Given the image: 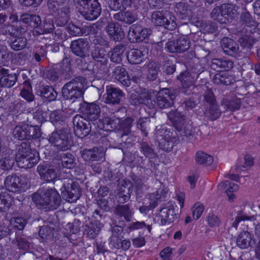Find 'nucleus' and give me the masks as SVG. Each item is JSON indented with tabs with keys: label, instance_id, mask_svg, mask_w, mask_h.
Here are the masks:
<instances>
[{
	"label": "nucleus",
	"instance_id": "obj_1",
	"mask_svg": "<svg viewBox=\"0 0 260 260\" xmlns=\"http://www.w3.org/2000/svg\"><path fill=\"white\" fill-rule=\"evenodd\" d=\"M38 194L35 193L32 199L39 198L36 202V204L40 209L45 210H53L57 209L60 205L61 198L55 189L52 188L43 187L38 190Z\"/></svg>",
	"mask_w": 260,
	"mask_h": 260
},
{
	"label": "nucleus",
	"instance_id": "obj_2",
	"mask_svg": "<svg viewBox=\"0 0 260 260\" xmlns=\"http://www.w3.org/2000/svg\"><path fill=\"white\" fill-rule=\"evenodd\" d=\"M85 79L82 77H78L72 79L66 83L62 88V95L66 100H72L79 103L81 108L83 104V95L85 90Z\"/></svg>",
	"mask_w": 260,
	"mask_h": 260
},
{
	"label": "nucleus",
	"instance_id": "obj_3",
	"mask_svg": "<svg viewBox=\"0 0 260 260\" xmlns=\"http://www.w3.org/2000/svg\"><path fill=\"white\" fill-rule=\"evenodd\" d=\"M155 136L159 148L167 152L171 151L179 142L176 132L173 129L169 130L162 125L156 127Z\"/></svg>",
	"mask_w": 260,
	"mask_h": 260
},
{
	"label": "nucleus",
	"instance_id": "obj_4",
	"mask_svg": "<svg viewBox=\"0 0 260 260\" xmlns=\"http://www.w3.org/2000/svg\"><path fill=\"white\" fill-rule=\"evenodd\" d=\"M167 116L169 120L172 122V125L177 131L180 135L184 136L187 138L193 137L194 128L186 118V116L183 112H179L178 110L170 111Z\"/></svg>",
	"mask_w": 260,
	"mask_h": 260
},
{
	"label": "nucleus",
	"instance_id": "obj_5",
	"mask_svg": "<svg viewBox=\"0 0 260 260\" xmlns=\"http://www.w3.org/2000/svg\"><path fill=\"white\" fill-rule=\"evenodd\" d=\"M79 13L87 20L96 19L101 14L102 8L98 0H73Z\"/></svg>",
	"mask_w": 260,
	"mask_h": 260
},
{
	"label": "nucleus",
	"instance_id": "obj_6",
	"mask_svg": "<svg viewBox=\"0 0 260 260\" xmlns=\"http://www.w3.org/2000/svg\"><path fill=\"white\" fill-rule=\"evenodd\" d=\"M49 12L54 15L60 25L66 24L70 19V9L64 0H48Z\"/></svg>",
	"mask_w": 260,
	"mask_h": 260
},
{
	"label": "nucleus",
	"instance_id": "obj_7",
	"mask_svg": "<svg viewBox=\"0 0 260 260\" xmlns=\"http://www.w3.org/2000/svg\"><path fill=\"white\" fill-rule=\"evenodd\" d=\"M49 143L60 151H66L71 147V137L67 128L54 131L49 138Z\"/></svg>",
	"mask_w": 260,
	"mask_h": 260
},
{
	"label": "nucleus",
	"instance_id": "obj_8",
	"mask_svg": "<svg viewBox=\"0 0 260 260\" xmlns=\"http://www.w3.org/2000/svg\"><path fill=\"white\" fill-rule=\"evenodd\" d=\"M151 20L155 24L170 30L175 29L177 26L175 17L167 11L153 12L151 15Z\"/></svg>",
	"mask_w": 260,
	"mask_h": 260
},
{
	"label": "nucleus",
	"instance_id": "obj_9",
	"mask_svg": "<svg viewBox=\"0 0 260 260\" xmlns=\"http://www.w3.org/2000/svg\"><path fill=\"white\" fill-rule=\"evenodd\" d=\"M75 135L80 138L88 135L91 132V125L88 120L80 114L75 115L72 120Z\"/></svg>",
	"mask_w": 260,
	"mask_h": 260
},
{
	"label": "nucleus",
	"instance_id": "obj_10",
	"mask_svg": "<svg viewBox=\"0 0 260 260\" xmlns=\"http://www.w3.org/2000/svg\"><path fill=\"white\" fill-rule=\"evenodd\" d=\"M53 165L56 169L61 168L72 169L76 165L75 158L70 153L57 154L53 160Z\"/></svg>",
	"mask_w": 260,
	"mask_h": 260
},
{
	"label": "nucleus",
	"instance_id": "obj_11",
	"mask_svg": "<svg viewBox=\"0 0 260 260\" xmlns=\"http://www.w3.org/2000/svg\"><path fill=\"white\" fill-rule=\"evenodd\" d=\"M117 193L116 199L119 204H123L127 202L133 191L132 185L128 180L122 179L119 181L117 187Z\"/></svg>",
	"mask_w": 260,
	"mask_h": 260
},
{
	"label": "nucleus",
	"instance_id": "obj_12",
	"mask_svg": "<svg viewBox=\"0 0 260 260\" xmlns=\"http://www.w3.org/2000/svg\"><path fill=\"white\" fill-rule=\"evenodd\" d=\"M178 210L177 206L168 203L162 208L159 213L161 223L162 225L174 222L178 218Z\"/></svg>",
	"mask_w": 260,
	"mask_h": 260
},
{
	"label": "nucleus",
	"instance_id": "obj_13",
	"mask_svg": "<svg viewBox=\"0 0 260 260\" xmlns=\"http://www.w3.org/2000/svg\"><path fill=\"white\" fill-rule=\"evenodd\" d=\"M189 46L190 41L185 37H181L167 42L166 49L171 53H182L188 50Z\"/></svg>",
	"mask_w": 260,
	"mask_h": 260
},
{
	"label": "nucleus",
	"instance_id": "obj_14",
	"mask_svg": "<svg viewBox=\"0 0 260 260\" xmlns=\"http://www.w3.org/2000/svg\"><path fill=\"white\" fill-rule=\"evenodd\" d=\"M89 43L86 39L80 38L71 42L70 49L72 52L80 58H85L88 54Z\"/></svg>",
	"mask_w": 260,
	"mask_h": 260
},
{
	"label": "nucleus",
	"instance_id": "obj_15",
	"mask_svg": "<svg viewBox=\"0 0 260 260\" xmlns=\"http://www.w3.org/2000/svg\"><path fill=\"white\" fill-rule=\"evenodd\" d=\"M105 96V103L112 105H118L124 97L125 93L119 88L107 86Z\"/></svg>",
	"mask_w": 260,
	"mask_h": 260
},
{
	"label": "nucleus",
	"instance_id": "obj_16",
	"mask_svg": "<svg viewBox=\"0 0 260 260\" xmlns=\"http://www.w3.org/2000/svg\"><path fill=\"white\" fill-rule=\"evenodd\" d=\"M152 31L149 28H142L141 26L132 25L129 30L128 36L136 42H142L151 35ZM134 41V40H133Z\"/></svg>",
	"mask_w": 260,
	"mask_h": 260
},
{
	"label": "nucleus",
	"instance_id": "obj_17",
	"mask_svg": "<svg viewBox=\"0 0 260 260\" xmlns=\"http://www.w3.org/2000/svg\"><path fill=\"white\" fill-rule=\"evenodd\" d=\"M67 190L62 192V198L69 202H74L80 198L81 189L78 183L71 182Z\"/></svg>",
	"mask_w": 260,
	"mask_h": 260
},
{
	"label": "nucleus",
	"instance_id": "obj_18",
	"mask_svg": "<svg viewBox=\"0 0 260 260\" xmlns=\"http://www.w3.org/2000/svg\"><path fill=\"white\" fill-rule=\"evenodd\" d=\"M119 126L118 131L121 141H126L125 137L133 136V131L132 127L134 122V119L132 117H127L123 120L117 119Z\"/></svg>",
	"mask_w": 260,
	"mask_h": 260
},
{
	"label": "nucleus",
	"instance_id": "obj_19",
	"mask_svg": "<svg viewBox=\"0 0 260 260\" xmlns=\"http://www.w3.org/2000/svg\"><path fill=\"white\" fill-rule=\"evenodd\" d=\"M106 31L110 39L116 42L120 41L124 37L123 29L116 23H109L106 27Z\"/></svg>",
	"mask_w": 260,
	"mask_h": 260
},
{
	"label": "nucleus",
	"instance_id": "obj_20",
	"mask_svg": "<svg viewBox=\"0 0 260 260\" xmlns=\"http://www.w3.org/2000/svg\"><path fill=\"white\" fill-rule=\"evenodd\" d=\"M6 188L9 191L18 192L22 190L21 179L16 174L8 176L4 182Z\"/></svg>",
	"mask_w": 260,
	"mask_h": 260
},
{
	"label": "nucleus",
	"instance_id": "obj_21",
	"mask_svg": "<svg viewBox=\"0 0 260 260\" xmlns=\"http://www.w3.org/2000/svg\"><path fill=\"white\" fill-rule=\"evenodd\" d=\"M85 105L82 108V112L86 115L89 121H95L97 120L101 113V109L100 107L94 103H87L83 102Z\"/></svg>",
	"mask_w": 260,
	"mask_h": 260
},
{
	"label": "nucleus",
	"instance_id": "obj_22",
	"mask_svg": "<svg viewBox=\"0 0 260 260\" xmlns=\"http://www.w3.org/2000/svg\"><path fill=\"white\" fill-rule=\"evenodd\" d=\"M220 44L224 52L227 55L233 56L239 52L238 44L230 38H223L220 41Z\"/></svg>",
	"mask_w": 260,
	"mask_h": 260
},
{
	"label": "nucleus",
	"instance_id": "obj_23",
	"mask_svg": "<svg viewBox=\"0 0 260 260\" xmlns=\"http://www.w3.org/2000/svg\"><path fill=\"white\" fill-rule=\"evenodd\" d=\"M112 77L119 81L124 86L129 87L131 85V79L125 69L118 66L114 68L112 72Z\"/></svg>",
	"mask_w": 260,
	"mask_h": 260
},
{
	"label": "nucleus",
	"instance_id": "obj_24",
	"mask_svg": "<svg viewBox=\"0 0 260 260\" xmlns=\"http://www.w3.org/2000/svg\"><path fill=\"white\" fill-rule=\"evenodd\" d=\"M104 156L102 148L94 147L92 149H84L81 152V157L85 161H98Z\"/></svg>",
	"mask_w": 260,
	"mask_h": 260
},
{
	"label": "nucleus",
	"instance_id": "obj_25",
	"mask_svg": "<svg viewBox=\"0 0 260 260\" xmlns=\"http://www.w3.org/2000/svg\"><path fill=\"white\" fill-rule=\"evenodd\" d=\"M177 78L181 83L182 92L189 94L191 92L190 88L193 87L194 77L189 72H184L178 76Z\"/></svg>",
	"mask_w": 260,
	"mask_h": 260
},
{
	"label": "nucleus",
	"instance_id": "obj_26",
	"mask_svg": "<svg viewBox=\"0 0 260 260\" xmlns=\"http://www.w3.org/2000/svg\"><path fill=\"white\" fill-rule=\"evenodd\" d=\"M210 67L219 73L223 72L231 69L233 67V62L230 60L214 58L211 60Z\"/></svg>",
	"mask_w": 260,
	"mask_h": 260
},
{
	"label": "nucleus",
	"instance_id": "obj_27",
	"mask_svg": "<svg viewBox=\"0 0 260 260\" xmlns=\"http://www.w3.org/2000/svg\"><path fill=\"white\" fill-rule=\"evenodd\" d=\"M37 94L47 102L54 101L56 99L58 93L51 86H43L37 91Z\"/></svg>",
	"mask_w": 260,
	"mask_h": 260
},
{
	"label": "nucleus",
	"instance_id": "obj_28",
	"mask_svg": "<svg viewBox=\"0 0 260 260\" xmlns=\"http://www.w3.org/2000/svg\"><path fill=\"white\" fill-rule=\"evenodd\" d=\"M56 169L49 168L47 166L39 165L37 168V171L39 173L42 179L47 182L54 181L56 178Z\"/></svg>",
	"mask_w": 260,
	"mask_h": 260
},
{
	"label": "nucleus",
	"instance_id": "obj_29",
	"mask_svg": "<svg viewBox=\"0 0 260 260\" xmlns=\"http://www.w3.org/2000/svg\"><path fill=\"white\" fill-rule=\"evenodd\" d=\"M17 166L21 168L28 169L32 168L37 164L39 160V155L15 157Z\"/></svg>",
	"mask_w": 260,
	"mask_h": 260
},
{
	"label": "nucleus",
	"instance_id": "obj_30",
	"mask_svg": "<svg viewBox=\"0 0 260 260\" xmlns=\"http://www.w3.org/2000/svg\"><path fill=\"white\" fill-rule=\"evenodd\" d=\"M22 233L20 231L16 232L15 239L12 241V243H16L18 248L25 253L32 247V244Z\"/></svg>",
	"mask_w": 260,
	"mask_h": 260
},
{
	"label": "nucleus",
	"instance_id": "obj_31",
	"mask_svg": "<svg viewBox=\"0 0 260 260\" xmlns=\"http://www.w3.org/2000/svg\"><path fill=\"white\" fill-rule=\"evenodd\" d=\"M113 18L117 21L126 24H132L138 19L137 15L131 11H120L113 15Z\"/></svg>",
	"mask_w": 260,
	"mask_h": 260
},
{
	"label": "nucleus",
	"instance_id": "obj_32",
	"mask_svg": "<svg viewBox=\"0 0 260 260\" xmlns=\"http://www.w3.org/2000/svg\"><path fill=\"white\" fill-rule=\"evenodd\" d=\"M238 247L242 249L252 247L255 244V240L252 239L250 233L247 231L240 233L237 237L236 240Z\"/></svg>",
	"mask_w": 260,
	"mask_h": 260
},
{
	"label": "nucleus",
	"instance_id": "obj_33",
	"mask_svg": "<svg viewBox=\"0 0 260 260\" xmlns=\"http://www.w3.org/2000/svg\"><path fill=\"white\" fill-rule=\"evenodd\" d=\"M213 81L216 84L229 85L234 83L236 79L234 75L223 72L216 74L213 78Z\"/></svg>",
	"mask_w": 260,
	"mask_h": 260
},
{
	"label": "nucleus",
	"instance_id": "obj_34",
	"mask_svg": "<svg viewBox=\"0 0 260 260\" xmlns=\"http://www.w3.org/2000/svg\"><path fill=\"white\" fill-rule=\"evenodd\" d=\"M9 43L12 50L18 51L26 47L27 41V39L24 37L12 35L9 38Z\"/></svg>",
	"mask_w": 260,
	"mask_h": 260
},
{
	"label": "nucleus",
	"instance_id": "obj_35",
	"mask_svg": "<svg viewBox=\"0 0 260 260\" xmlns=\"http://www.w3.org/2000/svg\"><path fill=\"white\" fill-rule=\"evenodd\" d=\"M15 156V154L12 150L9 151L5 156H3L0 159L1 169L4 171L11 170L16 161Z\"/></svg>",
	"mask_w": 260,
	"mask_h": 260
},
{
	"label": "nucleus",
	"instance_id": "obj_36",
	"mask_svg": "<svg viewBox=\"0 0 260 260\" xmlns=\"http://www.w3.org/2000/svg\"><path fill=\"white\" fill-rule=\"evenodd\" d=\"M103 226V224L101 222L91 221L85 226L84 234L89 239H93L99 234Z\"/></svg>",
	"mask_w": 260,
	"mask_h": 260
},
{
	"label": "nucleus",
	"instance_id": "obj_37",
	"mask_svg": "<svg viewBox=\"0 0 260 260\" xmlns=\"http://www.w3.org/2000/svg\"><path fill=\"white\" fill-rule=\"evenodd\" d=\"M156 102L158 108L161 109L171 107L174 104L171 98L167 95L162 89L157 94Z\"/></svg>",
	"mask_w": 260,
	"mask_h": 260
},
{
	"label": "nucleus",
	"instance_id": "obj_38",
	"mask_svg": "<svg viewBox=\"0 0 260 260\" xmlns=\"http://www.w3.org/2000/svg\"><path fill=\"white\" fill-rule=\"evenodd\" d=\"M112 119L108 117H105L99 120L98 122V127L105 131H112L115 129L118 125L117 119Z\"/></svg>",
	"mask_w": 260,
	"mask_h": 260
},
{
	"label": "nucleus",
	"instance_id": "obj_39",
	"mask_svg": "<svg viewBox=\"0 0 260 260\" xmlns=\"http://www.w3.org/2000/svg\"><path fill=\"white\" fill-rule=\"evenodd\" d=\"M125 223L123 220H119L118 222L116 220H113L111 224L112 235L110 237L111 242L114 243L115 241H119V237L123 231Z\"/></svg>",
	"mask_w": 260,
	"mask_h": 260
},
{
	"label": "nucleus",
	"instance_id": "obj_40",
	"mask_svg": "<svg viewBox=\"0 0 260 260\" xmlns=\"http://www.w3.org/2000/svg\"><path fill=\"white\" fill-rule=\"evenodd\" d=\"M127 58L128 62L132 64H140L144 60L145 55L141 50L132 49L128 51Z\"/></svg>",
	"mask_w": 260,
	"mask_h": 260
},
{
	"label": "nucleus",
	"instance_id": "obj_41",
	"mask_svg": "<svg viewBox=\"0 0 260 260\" xmlns=\"http://www.w3.org/2000/svg\"><path fill=\"white\" fill-rule=\"evenodd\" d=\"M92 58L102 65H106L108 62V53L103 48L96 47L91 53Z\"/></svg>",
	"mask_w": 260,
	"mask_h": 260
},
{
	"label": "nucleus",
	"instance_id": "obj_42",
	"mask_svg": "<svg viewBox=\"0 0 260 260\" xmlns=\"http://www.w3.org/2000/svg\"><path fill=\"white\" fill-rule=\"evenodd\" d=\"M241 20L243 24V31L245 32L252 33L253 30L255 28L254 21L248 12H244L241 14Z\"/></svg>",
	"mask_w": 260,
	"mask_h": 260
},
{
	"label": "nucleus",
	"instance_id": "obj_43",
	"mask_svg": "<svg viewBox=\"0 0 260 260\" xmlns=\"http://www.w3.org/2000/svg\"><path fill=\"white\" fill-rule=\"evenodd\" d=\"M114 214L119 217H123L126 221H130L133 216V213L131 210L128 205H120L116 206Z\"/></svg>",
	"mask_w": 260,
	"mask_h": 260
},
{
	"label": "nucleus",
	"instance_id": "obj_44",
	"mask_svg": "<svg viewBox=\"0 0 260 260\" xmlns=\"http://www.w3.org/2000/svg\"><path fill=\"white\" fill-rule=\"evenodd\" d=\"M146 78L151 81H154L157 77L159 71V66L154 61H149L146 65Z\"/></svg>",
	"mask_w": 260,
	"mask_h": 260
},
{
	"label": "nucleus",
	"instance_id": "obj_45",
	"mask_svg": "<svg viewBox=\"0 0 260 260\" xmlns=\"http://www.w3.org/2000/svg\"><path fill=\"white\" fill-rule=\"evenodd\" d=\"M221 111L219 109V106L216 104L209 105V106L206 109L204 114L206 118L214 121L219 118L221 114Z\"/></svg>",
	"mask_w": 260,
	"mask_h": 260
},
{
	"label": "nucleus",
	"instance_id": "obj_46",
	"mask_svg": "<svg viewBox=\"0 0 260 260\" xmlns=\"http://www.w3.org/2000/svg\"><path fill=\"white\" fill-rule=\"evenodd\" d=\"M124 51L123 45L121 44L117 45L108 52V58L110 57L111 61L113 62L119 63L122 61Z\"/></svg>",
	"mask_w": 260,
	"mask_h": 260
},
{
	"label": "nucleus",
	"instance_id": "obj_47",
	"mask_svg": "<svg viewBox=\"0 0 260 260\" xmlns=\"http://www.w3.org/2000/svg\"><path fill=\"white\" fill-rule=\"evenodd\" d=\"M221 7L223 18L226 19V24L230 20H232L235 17L236 11L233 5L228 3L221 5Z\"/></svg>",
	"mask_w": 260,
	"mask_h": 260
},
{
	"label": "nucleus",
	"instance_id": "obj_48",
	"mask_svg": "<svg viewBox=\"0 0 260 260\" xmlns=\"http://www.w3.org/2000/svg\"><path fill=\"white\" fill-rule=\"evenodd\" d=\"M39 155L38 153L35 150L30 149V144L28 143L22 142L19 146L18 153L15 154V157H22L28 155Z\"/></svg>",
	"mask_w": 260,
	"mask_h": 260
},
{
	"label": "nucleus",
	"instance_id": "obj_49",
	"mask_svg": "<svg viewBox=\"0 0 260 260\" xmlns=\"http://www.w3.org/2000/svg\"><path fill=\"white\" fill-rule=\"evenodd\" d=\"M49 119L54 126H57L58 124H65V117L60 110L52 111L49 115Z\"/></svg>",
	"mask_w": 260,
	"mask_h": 260
},
{
	"label": "nucleus",
	"instance_id": "obj_50",
	"mask_svg": "<svg viewBox=\"0 0 260 260\" xmlns=\"http://www.w3.org/2000/svg\"><path fill=\"white\" fill-rule=\"evenodd\" d=\"M221 106L225 109V111L233 112L235 110L239 109L241 106V102L238 99H235L232 100L223 99L221 102Z\"/></svg>",
	"mask_w": 260,
	"mask_h": 260
},
{
	"label": "nucleus",
	"instance_id": "obj_51",
	"mask_svg": "<svg viewBox=\"0 0 260 260\" xmlns=\"http://www.w3.org/2000/svg\"><path fill=\"white\" fill-rule=\"evenodd\" d=\"M243 34L238 39V43L243 48H250L252 47L255 40L253 37L250 35L249 32H245L242 31Z\"/></svg>",
	"mask_w": 260,
	"mask_h": 260
},
{
	"label": "nucleus",
	"instance_id": "obj_52",
	"mask_svg": "<svg viewBox=\"0 0 260 260\" xmlns=\"http://www.w3.org/2000/svg\"><path fill=\"white\" fill-rule=\"evenodd\" d=\"M131 4L132 0H113L111 2L109 7L114 11L125 10Z\"/></svg>",
	"mask_w": 260,
	"mask_h": 260
},
{
	"label": "nucleus",
	"instance_id": "obj_53",
	"mask_svg": "<svg viewBox=\"0 0 260 260\" xmlns=\"http://www.w3.org/2000/svg\"><path fill=\"white\" fill-rule=\"evenodd\" d=\"M196 161L201 165L209 166L213 161V157L203 151H198L196 155Z\"/></svg>",
	"mask_w": 260,
	"mask_h": 260
},
{
	"label": "nucleus",
	"instance_id": "obj_54",
	"mask_svg": "<svg viewBox=\"0 0 260 260\" xmlns=\"http://www.w3.org/2000/svg\"><path fill=\"white\" fill-rule=\"evenodd\" d=\"M17 80V77L15 74L7 75L1 78L0 85L3 87L11 88L14 85Z\"/></svg>",
	"mask_w": 260,
	"mask_h": 260
},
{
	"label": "nucleus",
	"instance_id": "obj_55",
	"mask_svg": "<svg viewBox=\"0 0 260 260\" xmlns=\"http://www.w3.org/2000/svg\"><path fill=\"white\" fill-rule=\"evenodd\" d=\"M27 140L37 139L41 137L40 127L37 125L25 124Z\"/></svg>",
	"mask_w": 260,
	"mask_h": 260
},
{
	"label": "nucleus",
	"instance_id": "obj_56",
	"mask_svg": "<svg viewBox=\"0 0 260 260\" xmlns=\"http://www.w3.org/2000/svg\"><path fill=\"white\" fill-rule=\"evenodd\" d=\"M140 149L145 157L153 158L156 156L153 149L146 142L142 141L140 143Z\"/></svg>",
	"mask_w": 260,
	"mask_h": 260
},
{
	"label": "nucleus",
	"instance_id": "obj_57",
	"mask_svg": "<svg viewBox=\"0 0 260 260\" xmlns=\"http://www.w3.org/2000/svg\"><path fill=\"white\" fill-rule=\"evenodd\" d=\"M54 29L53 21L49 19L45 20L41 27H39L37 30V34L39 35L50 33Z\"/></svg>",
	"mask_w": 260,
	"mask_h": 260
},
{
	"label": "nucleus",
	"instance_id": "obj_58",
	"mask_svg": "<svg viewBox=\"0 0 260 260\" xmlns=\"http://www.w3.org/2000/svg\"><path fill=\"white\" fill-rule=\"evenodd\" d=\"M210 17L212 19L218 21L221 24H225L226 19L223 18L221 6H216L213 9Z\"/></svg>",
	"mask_w": 260,
	"mask_h": 260
},
{
	"label": "nucleus",
	"instance_id": "obj_59",
	"mask_svg": "<svg viewBox=\"0 0 260 260\" xmlns=\"http://www.w3.org/2000/svg\"><path fill=\"white\" fill-rule=\"evenodd\" d=\"M11 205L10 197L6 192L0 193V211H5Z\"/></svg>",
	"mask_w": 260,
	"mask_h": 260
},
{
	"label": "nucleus",
	"instance_id": "obj_60",
	"mask_svg": "<svg viewBox=\"0 0 260 260\" xmlns=\"http://www.w3.org/2000/svg\"><path fill=\"white\" fill-rule=\"evenodd\" d=\"M25 124L16 126L13 129V134L15 138L19 140H27Z\"/></svg>",
	"mask_w": 260,
	"mask_h": 260
},
{
	"label": "nucleus",
	"instance_id": "obj_61",
	"mask_svg": "<svg viewBox=\"0 0 260 260\" xmlns=\"http://www.w3.org/2000/svg\"><path fill=\"white\" fill-rule=\"evenodd\" d=\"M30 216L26 218L21 217H14L11 219V222L13 223L15 228L18 229L19 231L22 230L28 221Z\"/></svg>",
	"mask_w": 260,
	"mask_h": 260
},
{
	"label": "nucleus",
	"instance_id": "obj_62",
	"mask_svg": "<svg viewBox=\"0 0 260 260\" xmlns=\"http://www.w3.org/2000/svg\"><path fill=\"white\" fill-rule=\"evenodd\" d=\"M201 27L205 33H214L218 28L216 23L211 21L203 22L201 24Z\"/></svg>",
	"mask_w": 260,
	"mask_h": 260
},
{
	"label": "nucleus",
	"instance_id": "obj_63",
	"mask_svg": "<svg viewBox=\"0 0 260 260\" xmlns=\"http://www.w3.org/2000/svg\"><path fill=\"white\" fill-rule=\"evenodd\" d=\"M145 183L144 178H137L135 179L134 185L136 187V193L137 199H141L143 194V187Z\"/></svg>",
	"mask_w": 260,
	"mask_h": 260
},
{
	"label": "nucleus",
	"instance_id": "obj_64",
	"mask_svg": "<svg viewBox=\"0 0 260 260\" xmlns=\"http://www.w3.org/2000/svg\"><path fill=\"white\" fill-rule=\"evenodd\" d=\"M47 51L43 46L36 47L32 53L33 58L37 62H40L42 60L46 58Z\"/></svg>",
	"mask_w": 260,
	"mask_h": 260
}]
</instances>
